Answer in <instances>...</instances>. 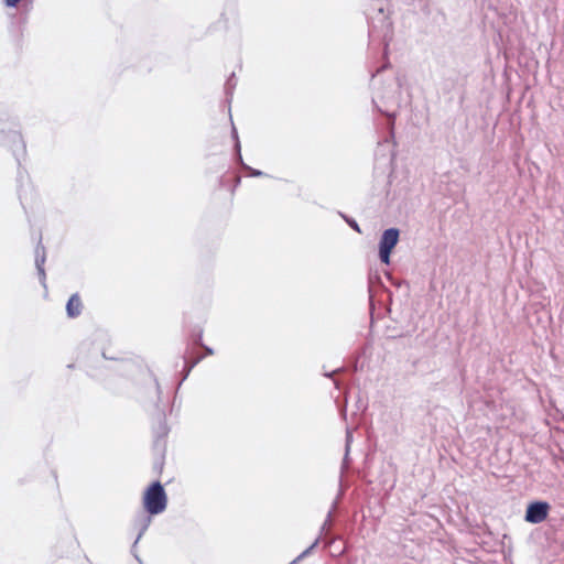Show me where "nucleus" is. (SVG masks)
I'll use <instances>...</instances> for the list:
<instances>
[{"mask_svg":"<svg viewBox=\"0 0 564 564\" xmlns=\"http://www.w3.org/2000/svg\"><path fill=\"white\" fill-rule=\"evenodd\" d=\"M134 557H135V560H137L139 563H141V560H140V557H139L137 554H134Z\"/></svg>","mask_w":564,"mask_h":564,"instance_id":"37","label":"nucleus"},{"mask_svg":"<svg viewBox=\"0 0 564 564\" xmlns=\"http://www.w3.org/2000/svg\"><path fill=\"white\" fill-rule=\"evenodd\" d=\"M21 171H19V174H18V182L20 183L21 182Z\"/></svg>","mask_w":564,"mask_h":564,"instance_id":"35","label":"nucleus"},{"mask_svg":"<svg viewBox=\"0 0 564 564\" xmlns=\"http://www.w3.org/2000/svg\"><path fill=\"white\" fill-rule=\"evenodd\" d=\"M355 406H356L357 411H361V412H364V411H366V410H367V408H368V403H367V401H366V400H364V399L361 398V395H360V394H358L357 400H356V403H355Z\"/></svg>","mask_w":564,"mask_h":564,"instance_id":"22","label":"nucleus"},{"mask_svg":"<svg viewBox=\"0 0 564 564\" xmlns=\"http://www.w3.org/2000/svg\"><path fill=\"white\" fill-rule=\"evenodd\" d=\"M154 382H155V388H156V393H158V401H160V399H161L160 395L162 393L161 387H160L159 381L156 379H154Z\"/></svg>","mask_w":564,"mask_h":564,"instance_id":"30","label":"nucleus"},{"mask_svg":"<svg viewBox=\"0 0 564 564\" xmlns=\"http://www.w3.org/2000/svg\"><path fill=\"white\" fill-rule=\"evenodd\" d=\"M200 347L205 350L206 355H213L214 354L213 348H210V347H208V346H206L204 344Z\"/></svg>","mask_w":564,"mask_h":564,"instance_id":"31","label":"nucleus"},{"mask_svg":"<svg viewBox=\"0 0 564 564\" xmlns=\"http://www.w3.org/2000/svg\"><path fill=\"white\" fill-rule=\"evenodd\" d=\"M335 508H336V501L333 502L330 510L327 512V517L321 527V533L330 524V521L333 518V512H334Z\"/></svg>","mask_w":564,"mask_h":564,"instance_id":"19","label":"nucleus"},{"mask_svg":"<svg viewBox=\"0 0 564 564\" xmlns=\"http://www.w3.org/2000/svg\"><path fill=\"white\" fill-rule=\"evenodd\" d=\"M142 503L144 510L150 514H160L166 509L167 496L161 481L154 480L144 490Z\"/></svg>","mask_w":564,"mask_h":564,"instance_id":"2","label":"nucleus"},{"mask_svg":"<svg viewBox=\"0 0 564 564\" xmlns=\"http://www.w3.org/2000/svg\"><path fill=\"white\" fill-rule=\"evenodd\" d=\"M169 431H170V429L166 424L165 417H163L162 420H160L158 427L154 430L153 449L158 454L163 455V453H165V449H166L165 437L167 436Z\"/></svg>","mask_w":564,"mask_h":564,"instance_id":"6","label":"nucleus"},{"mask_svg":"<svg viewBox=\"0 0 564 564\" xmlns=\"http://www.w3.org/2000/svg\"><path fill=\"white\" fill-rule=\"evenodd\" d=\"M368 35L370 41H382L384 43V54H387L389 41L392 36V22L384 13L383 8H379L377 17L368 18Z\"/></svg>","mask_w":564,"mask_h":564,"instance_id":"1","label":"nucleus"},{"mask_svg":"<svg viewBox=\"0 0 564 564\" xmlns=\"http://www.w3.org/2000/svg\"><path fill=\"white\" fill-rule=\"evenodd\" d=\"M0 141L8 144L17 160L19 169L21 167V155L24 156L26 153L25 142L18 131H9L4 133V131H0Z\"/></svg>","mask_w":564,"mask_h":564,"instance_id":"5","label":"nucleus"},{"mask_svg":"<svg viewBox=\"0 0 564 564\" xmlns=\"http://www.w3.org/2000/svg\"><path fill=\"white\" fill-rule=\"evenodd\" d=\"M386 274H387L388 279H389V280H390L394 285H397V286H401V284H408L405 281H398V282H397V281H395V280L390 275V273H389V272H387Z\"/></svg>","mask_w":564,"mask_h":564,"instance_id":"27","label":"nucleus"},{"mask_svg":"<svg viewBox=\"0 0 564 564\" xmlns=\"http://www.w3.org/2000/svg\"><path fill=\"white\" fill-rule=\"evenodd\" d=\"M231 137H232L235 143L237 142V140H239L237 129L234 124H232V129H231Z\"/></svg>","mask_w":564,"mask_h":564,"instance_id":"29","label":"nucleus"},{"mask_svg":"<svg viewBox=\"0 0 564 564\" xmlns=\"http://www.w3.org/2000/svg\"><path fill=\"white\" fill-rule=\"evenodd\" d=\"M349 465V454H347V449H345V455L341 464V471L348 468Z\"/></svg>","mask_w":564,"mask_h":564,"instance_id":"26","label":"nucleus"},{"mask_svg":"<svg viewBox=\"0 0 564 564\" xmlns=\"http://www.w3.org/2000/svg\"><path fill=\"white\" fill-rule=\"evenodd\" d=\"M152 516L153 514L148 513L145 510L144 511H140L135 516V518L133 520V525L138 530V535H137V539H135V541H134V543L132 545V549H131L132 552H134V550L137 547V543L139 542V540L143 536V534L145 533V531L150 527V524L152 522Z\"/></svg>","mask_w":564,"mask_h":564,"instance_id":"7","label":"nucleus"},{"mask_svg":"<svg viewBox=\"0 0 564 564\" xmlns=\"http://www.w3.org/2000/svg\"><path fill=\"white\" fill-rule=\"evenodd\" d=\"M240 182H241L240 176H239V175H236V176H235V185H234V189H235V188L240 184Z\"/></svg>","mask_w":564,"mask_h":564,"instance_id":"34","label":"nucleus"},{"mask_svg":"<svg viewBox=\"0 0 564 564\" xmlns=\"http://www.w3.org/2000/svg\"><path fill=\"white\" fill-rule=\"evenodd\" d=\"M339 215L343 217V219L347 223V225L352 229L355 230L356 232L358 234H361V229L358 225V223L356 221V219L343 214V213H339Z\"/></svg>","mask_w":564,"mask_h":564,"instance_id":"18","label":"nucleus"},{"mask_svg":"<svg viewBox=\"0 0 564 564\" xmlns=\"http://www.w3.org/2000/svg\"><path fill=\"white\" fill-rule=\"evenodd\" d=\"M372 104L375 106V109L387 117V129H388V133L389 135L386 138V142L389 141V139H394V123H395V118H397V113L395 111H389L387 109H382L376 101V99L373 98L372 99Z\"/></svg>","mask_w":564,"mask_h":564,"instance_id":"9","label":"nucleus"},{"mask_svg":"<svg viewBox=\"0 0 564 564\" xmlns=\"http://www.w3.org/2000/svg\"><path fill=\"white\" fill-rule=\"evenodd\" d=\"M159 459H156L154 462V469H156L159 473H162V469H163V466H164V456H165V453L162 454H159Z\"/></svg>","mask_w":564,"mask_h":564,"instance_id":"23","label":"nucleus"},{"mask_svg":"<svg viewBox=\"0 0 564 564\" xmlns=\"http://www.w3.org/2000/svg\"><path fill=\"white\" fill-rule=\"evenodd\" d=\"M189 352V348L186 349L184 355L182 356L184 360V368L182 370V379L180 384L186 380V378L189 376L192 369L204 358V356H197L194 358H189L187 355Z\"/></svg>","mask_w":564,"mask_h":564,"instance_id":"11","label":"nucleus"},{"mask_svg":"<svg viewBox=\"0 0 564 564\" xmlns=\"http://www.w3.org/2000/svg\"><path fill=\"white\" fill-rule=\"evenodd\" d=\"M356 371H357V364L354 367V372H356Z\"/></svg>","mask_w":564,"mask_h":564,"instance_id":"38","label":"nucleus"},{"mask_svg":"<svg viewBox=\"0 0 564 564\" xmlns=\"http://www.w3.org/2000/svg\"><path fill=\"white\" fill-rule=\"evenodd\" d=\"M334 383H335L336 388L339 389V381L335 380Z\"/></svg>","mask_w":564,"mask_h":564,"instance_id":"36","label":"nucleus"},{"mask_svg":"<svg viewBox=\"0 0 564 564\" xmlns=\"http://www.w3.org/2000/svg\"><path fill=\"white\" fill-rule=\"evenodd\" d=\"M375 286H379V288H381L383 290H387L386 286L383 285L381 276H380V274L378 272L370 273L369 276H368V291H369V301H370V305L371 306L373 305L372 289Z\"/></svg>","mask_w":564,"mask_h":564,"instance_id":"13","label":"nucleus"},{"mask_svg":"<svg viewBox=\"0 0 564 564\" xmlns=\"http://www.w3.org/2000/svg\"><path fill=\"white\" fill-rule=\"evenodd\" d=\"M188 341L187 348L189 349V345L203 346V329L200 327H194L189 333Z\"/></svg>","mask_w":564,"mask_h":564,"instance_id":"14","label":"nucleus"},{"mask_svg":"<svg viewBox=\"0 0 564 564\" xmlns=\"http://www.w3.org/2000/svg\"><path fill=\"white\" fill-rule=\"evenodd\" d=\"M243 170L247 171L249 176H252V177H260V176L265 175L262 171L253 169V167L249 166L248 164H243Z\"/></svg>","mask_w":564,"mask_h":564,"instance_id":"20","label":"nucleus"},{"mask_svg":"<svg viewBox=\"0 0 564 564\" xmlns=\"http://www.w3.org/2000/svg\"><path fill=\"white\" fill-rule=\"evenodd\" d=\"M189 352V348L186 349L184 355L182 356L184 360V368L182 370V379L180 384L186 380V378L189 376L192 369L204 358V356H197L194 358H189L187 355Z\"/></svg>","mask_w":564,"mask_h":564,"instance_id":"12","label":"nucleus"},{"mask_svg":"<svg viewBox=\"0 0 564 564\" xmlns=\"http://www.w3.org/2000/svg\"><path fill=\"white\" fill-rule=\"evenodd\" d=\"M19 199H20V203H21L23 209L26 212V207H25L26 197H25V195L22 194L21 189H19Z\"/></svg>","mask_w":564,"mask_h":564,"instance_id":"28","label":"nucleus"},{"mask_svg":"<svg viewBox=\"0 0 564 564\" xmlns=\"http://www.w3.org/2000/svg\"><path fill=\"white\" fill-rule=\"evenodd\" d=\"M390 66V63L387 62L383 66H381L380 68L377 69L376 74L382 72L383 69L388 68Z\"/></svg>","mask_w":564,"mask_h":564,"instance_id":"33","label":"nucleus"},{"mask_svg":"<svg viewBox=\"0 0 564 564\" xmlns=\"http://www.w3.org/2000/svg\"><path fill=\"white\" fill-rule=\"evenodd\" d=\"M234 153H235L236 163L239 164L241 166V169L243 170V164H246V163L243 162V159L241 155L240 140H237V142L234 144Z\"/></svg>","mask_w":564,"mask_h":564,"instance_id":"17","label":"nucleus"},{"mask_svg":"<svg viewBox=\"0 0 564 564\" xmlns=\"http://www.w3.org/2000/svg\"><path fill=\"white\" fill-rule=\"evenodd\" d=\"M237 86V79L235 73H231V75L228 77V79L225 83V94H226V101L228 104L231 102L234 89Z\"/></svg>","mask_w":564,"mask_h":564,"instance_id":"16","label":"nucleus"},{"mask_svg":"<svg viewBox=\"0 0 564 564\" xmlns=\"http://www.w3.org/2000/svg\"><path fill=\"white\" fill-rule=\"evenodd\" d=\"M46 260L45 247L42 243V238H40L36 247H35V267L39 275V280L41 284L46 289V273L44 270V263Z\"/></svg>","mask_w":564,"mask_h":564,"instance_id":"8","label":"nucleus"},{"mask_svg":"<svg viewBox=\"0 0 564 564\" xmlns=\"http://www.w3.org/2000/svg\"><path fill=\"white\" fill-rule=\"evenodd\" d=\"M22 0H3V3L8 8H17Z\"/></svg>","mask_w":564,"mask_h":564,"instance_id":"25","label":"nucleus"},{"mask_svg":"<svg viewBox=\"0 0 564 564\" xmlns=\"http://www.w3.org/2000/svg\"><path fill=\"white\" fill-rule=\"evenodd\" d=\"M83 303L78 293L70 295L66 303V314L69 318H76L82 314Z\"/></svg>","mask_w":564,"mask_h":564,"instance_id":"10","label":"nucleus"},{"mask_svg":"<svg viewBox=\"0 0 564 564\" xmlns=\"http://www.w3.org/2000/svg\"><path fill=\"white\" fill-rule=\"evenodd\" d=\"M551 505L545 500H533L527 505L524 521L531 524H540L547 519Z\"/></svg>","mask_w":564,"mask_h":564,"instance_id":"4","label":"nucleus"},{"mask_svg":"<svg viewBox=\"0 0 564 564\" xmlns=\"http://www.w3.org/2000/svg\"><path fill=\"white\" fill-rule=\"evenodd\" d=\"M341 370H343V368H338V369H336V370H333L332 372H327V373H325V376H326V377L332 378V377H333V375H335L336 372H339V371H341Z\"/></svg>","mask_w":564,"mask_h":564,"instance_id":"32","label":"nucleus"},{"mask_svg":"<svg viewBox=\"0 0 564 564\" xmlns=\"http://www.w3.org/2000/svg\"><path fill=\"white\" fill-rule=\"evenodd\" d=\"M347 395L345 397V402L341 406H339V414H340V417L346 421L347 420Z\"/></svg>","mask_w":564,"mask_h":564,"instance_id":"24","label":"nucleus"},{"mask_svg":"<svg viewBox=\"0 0 564 564\" xmlns=\"http://www.w3.org/2000/svg\"><path fill=\"white\" fill-rule=\"evenodd\" d=\"M352 443V430L350 427H346V437H345V449H347V454L350 452V445Z\"/></svg>","mask_w":564,"mask_h":564,"instance_id":"21","label":"nucleus"},{"mask_svg":"<svg viewBox=\"0 0 564 564\" xmlns=\"http://www.w3.org/2000/svg\"><path fill=\"white\" fill-rule=\"evenodd\" d=\"M399 240L400 230L398 228L391 227L382 231L379 240V259L383 264H390L391 254Z\"/></svg>","mask_w":564,"mask_h":564,"instance_id":"3","label":"nucleus"},{"mask_svg":"<svg viewBox=\"0 0 564 564\" xmlns=\"http://www.w3.org/2000/svg\"><path fill=\"white\" fill-rule=\"evenodd\" d=\"M321 542V534L314 540V542L308 546L306 547L301 554H299L292 562H290L289 564H297L300 563L301 561H303L305 557L310 556L313 551L317 547V545L319 544Z\"/></svg>","mask_w":564,"mask_h":564,"instance_id":"15","label":"nucleus"}]
</instances>
